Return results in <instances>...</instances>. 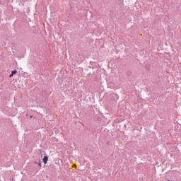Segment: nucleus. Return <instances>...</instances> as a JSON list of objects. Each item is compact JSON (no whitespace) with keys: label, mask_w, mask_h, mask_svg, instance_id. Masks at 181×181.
<instances>
[{"label":"nucleus","mask_w":181,"mask_h":181,"mask_svg":"<svg viewBox=\"0 0 181 181\" xmlns=\"http://www.w3.org/2000/svg\"><path fill=\"white\" fill-rule=\"evenodd\" d=\"M16 73H18V71H16V69L13 70L11 71V74L9 75V77H13V76H15V74H16Z\"/></svg>","instance_id":"obj_2"},{"label":"nucleus","mask_w":181,"mask_h":181,"mask_svg":"<svg viewBox=\"0 0 181 181\" xmlns=\"http://www.w3.org/2000/svg\"><path fill=\"white\" fill-rule=\"evenodd\" d=\"M47 160H49V156H45L44 158H42V162L44 163L45 165L47 163Z\"/></svg>","instance_id":"obj_1"},{"label":"nucleus","mask_w":181,"mask_h":181,"mask_svg":"<svg viewBox=\"0 0 181 181\" xmlns=\"http://www.w3.org/2000/svg\"><path fill=\"white\" fill-rule=\"evenodd\" d=\"M30 118H33V115H30Z\"/></svg>","instance_id":"obj_4"},{"label":"nucleus","mask_w":181,"mask_h":181,"mask_svg":"<svg viewBox=\"0 0 181 181\" xmlns=\"http://www.w3.org/2000/svg\"><path fill=\"white\" fill-rule=\"evenodd\" d=\"M34 163L35 165H38V166H40V168L42 167V163L40 162V160L39 163H37V161H35Z\"/></svg>","instance_id":"obj_3"},{"label":"nucleus","mask_w":181,"mask_h":181,"mask_svg":"<svg viewBox=\"0 0 181 181\" xmlns=\"http://www.w3.org/2000/svg\"><path fill=\"white\" fill-rule=\"evenodd\" d=\"M74 168H76V165H74Z\"/></svg>","instance_id":"obj_5"}]
</instances>
